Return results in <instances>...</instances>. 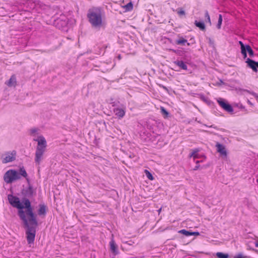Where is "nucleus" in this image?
<instances>
[{
	"instance_id": "f257e3e1",
	"label": "nucleus",
	"mask_w": 258,
	"mask_h": 258,
	"mask_svg": "<svg viewBox=\"0 0 258 258\" xmlns=\"http://www.w3.org/2000/svg\"><path fill=\"white\" fill-rule=\"evenodd\" d=\"M8 200L12 207L18 209V215L26 229L28 243H33L38 223L30 200L27 198H23L22 203L24 205H22L19 198L13 195H9Z\"/></svg>"
},
{
	"instance_id": "f03ea898",
	"label": "nucleus",
	"mask_w": 258,
	"mask_h": 258,
	"mask_svg": "<svg viewBox=\"0 0 258 258\" xmlns=\"http://www.w3.org/2000/svg\"><path fill=\"white\" fill-rule=\"evenodd\" d=\"M87 17L92 27L100 28L102 25V12L101 9L94 8L90 9L87 14Z\"/></svg>"
},
{
	"instance_id": "7ed1b4c3",
	"label": "nucleus",
	"mask_w": 258,
	"mask_h": 258,
	"mask_svg": "<svg viewBox=\"0 0 258 258\" xmlns=\"http://www.w3.org/2000/svg\"><path fill=\"white\" fill-rule=\"evenodd\" d=\"M33 140L37 142L34 160L36 164L39 165L43 160V155L46 150L47 142L42 136H40L37 139H34Z\"/></svg>"
},
{
	"instance_id": "20e7f679",
	"label": "nucleus",
	"mask_w": 258,
	"mask_h": 258,
	"mask_svg": "<svg viewBox=\"0 0 258 258\" xmlns=\"http://www.w3.org/2000/svg\"><path fill=\"white\" fill-rule=\"evenodd\" d=\"M18 172L14 169L8 170L4 175V180L7 183H11L13 181L20 179Z\"/></svg>"
},
{
	"instance_id": "39448f33",
	"label": "nucleus",
	"mask_w": 258,
	"mask_h": 258,
	"mask_svg": "<svg viewBox=\"0 0 258 258\" xmlns=\"http://www.w3.org/2000/svg\"><path fill=\"white\" fill-rule=\"evenodd\" d=\"M16 152L15 150L12 151L11 152H6L2 154L1 156L2 163L6 164L14 161L16 159Z\"/></svg>"
},
{
	"instance_id": "423d86ee",
	"label": "nucleus",
	"mask_w": 258,
	"mask_h": 258,
	"mask_svg": "<svg viewBox=\"0 0 258 258\" xmlns=\"http://www.w3.org/2000/svg\"><path fill=\"white\" fill-rule=\"evenodd\" d=\"M217 101L220 106L225 111L229 113H233V108L230 104L226 103L223 99L221 98L218 99Z\"/></svg>"
},
{
	"instance_id": "0eeeda50",
	"label": "nucleus",
	"mask_w": 258,
	"mask_h": 258,
	"mask_svg": "<svg viewBox=\"0 0 258 258\" xmlns=\"http://www.w3.org/2000/svg\"><path fill=\"white\" fill-rule=\"evenodd\" d=\"M24 197H26L25 198H30L33 197L34 194V189L33 187L30 184H29L28 187H26L23 189L22 192Z\"/></svg>"
},
{
	"instance_id": "6e6552de",
	"label": "nucleus",
	"mask_w": 258,
	"mask_h": 258,
	"mask_svg": "<svg viewBox=\"0 0 258 258\" xmlns=\"http://www.w3.org/2000/svg\"><path fill=\"white\" fill-rule=\"evenodd\" d=\"M215 146L217 148V151L218 153L224 157L227 156V151L223 145L217 142Z\"/></svg>"
},
{
	"instance_id": "1a4fd4ad",
	"label": "nucleus",
	"mask_w": 258,
	"mask_h": 258,
	"mask_svg": "<svg viewBox=\"0 0 258 258\" xmlns=\"http://www.w3.org/2000/svg\"><path fill=\"white\" fill-rule=\"evenodd\" d=\"M246 62L247 63L248 66L252 69L254 72H257V68H258V62H256L253 60L248 58L246 59Z\"/></svg>"
},
{
	"instance_id": "9d476101",
	"label": "nucleus",
	"mask_w": 258,
	"mask_h": 258,
	"mask_svg": "<svg viewBox=\"0 0 258 258\" xmlns=\"http://www.w3.org/2000/svg\"><path fill=\"white\" fill-rule=\"evenodd\" d=\"M5 84L10 87H15L17 85V81L16 76L13 75H12L10 79L6 82Z\"/></svg>"
},
{
	"instance_id": "9b49d317",
	"label": "nucleus",
	"mask_w": 258,
	"mask_h": 258,
	"mask_svg": "<svg viewBox=\"0 0 258 258\" xmlns=\"http://www.w3.org/2000/svg\"><path fill=\"white\" fill-rule=\"evenodd\" d=\"M109 245L111 251L115 254H117L118 253L117 246L113 239L110 241Z\"/></svg>"
},
{
	"instance_id": "f8f14e48",
	"label": "nucleus",
	"mask_w": 258,
	"mask_h": 258,
	"mask_svg": "<svg viewBox=\"0 0 258 258\" xmlns=\"http://www.w3.org/2000/svg\"><path fill=\"white\" fill-rule=\"evenodd\" d=\"M46 214V206L45 204L39 205V209L38 210V214L39 216H45Z\"/></svg>"
},
{
	"instance_id": "ddd939ff",
	"label": "nucleus",
	"mask_w": 258,
	"mask_h": 258,
	"mask_svg": "<svg viewBox=\"0 0 258 258\" xmlns=\"http://www.w3.org/2000/svg\"><path fill=\"white\" fill-rule=\"evenodd\" d=\"M174 64L177 66L178 67H179L180 69L184 70H187V67L185 63L182 60H176L174 62Z\"/></svg>"
},
{
	"instance_id": "4468645a",
	"label": "nucleus",
	"mask_w": 258,
	"mask_h": 258,
	"mask_svg": "<svg viewBox=\"0 0 258 258\" xmlns=\"http://www.w3.org/2000/svg\"><path fill=\"white\" fill-rule=\"evenodd\" d=\"M175 43L177 45H181L183 46H184L186 44L188 46L189 45V43L187 42V40L183 38L182 37H180L178 39H177L175 41Z\"/></svg>"
},
{
	"instance_id": "2eb2a0df",
	"label": "nucleus",
	"mask_w": 258,
	"mask_h": 258,
	"mask_svg": "<svg viewBox=\"0 0 258 258\" xmlns=\"http://www.w3.org/2000/svg\"><path fill=\"white\" fill-rule=\"evenodd\" d=\"M115 115L119 118H122L125 114V111L120 108H117L114 110Z\"/></svg>"
},
{
	"instance_id": "dca6fc26",
	"label": "nucleus",
	"mask_w": 258,
	"mask_h": 258,
	"mask_svg": "<svg viewBox=\"0 0 258 258\" xmlns=\"http://www.w3.org/2000/svg\"><path fill=\"white\" fill-rule=\"evenodd\" d=\"M195 25L199 27L201 30H205V25L203 22H198V21H195Z\"/></svg>"
},
{
	"instance_id": "f3484780",
	"label": "nucleus",
	"mask_w": 258,
	"mask_h": 258,
	"mask_svg": "<svg viewBox=\"0 0 258 258\" xmlns=\"http://www.w3.org/2000/svg\"><path fill=\"white\" fill-rule=\"evenodd\" d=\"M18 174L19 175V177H21V176L24 177H27V173L24 169V168L23 167L22 168H20L19 170V172H18Z\"/></svg>"
},
{
	"instance_id": "a211bd4d",
	"label": "nucleus",
	"mask_w": 258,
	"mask_h": 258,
	"mask_svg": "<svg viewBox=\"0 0 258 258\" xmlns=\"http://www.w3.org/2000/svg\"><path fill=\"white\" fill-rule=\"evenodd\" d=\"M239 43L240 44L241 46V53L243 55L244 58H245L247 56V54L246 53V49H245V46L244 45V44L241 42L239 41Z\"/></svg>"
},
{
	"instance_id": "6ab92c4d",
	"label": "nucleus",
	"mask_w": 258,
	"mask_h": 258,
	"mask_svg": "<svg viewBox=\"0 0 258 258\" xmlns=\"http://www.w3.org/2000/svg\"><path fill=\"white\" fill-rule=\"evenodd\" d=\"M199 150L197 149H195L189 155V157H193L194 159H198L199 158L198 152Z\"/></svg>"
},
{
	"instance_id": "aec40b11",
	"label": "nucleus",
	"mask_w": 258,
	"mask_h": 258,
	"mask_svg": "<svg viewBox=\"0 0 258 258\" xmlns=\"http://www.w3.org/2000/svg\"><path fill=\"white\" fill-rule=\"evenodd\" d=\"M246 52L247 51L250 56H253L254 55L253 51L249 45H245Z\"/></svg>"
},
{
	"instance_id": "412c9836",
	"label": "nucleus",
	"mask_w": 258,
	"mask_h": 258,
	"mask_svg": "<svg viewBox=\"0 0 258 258\" xmlns=\"http://www.w3.org/2000/svg\"><path fill=\"white\" fill-rule=\"evenodd\" d=\"M178 233H179L180 234H183V235H184L186 236H191V231H188V230H186L185 229L180 230H179L178 231Z\"/></svg>"
},
{
	"instance_id": "4be33fe9",
	"label": "nucleus",
	"mask_w": 258,
	"mask_h": 258,
	"mask_svg": "<svg viewBox=\"0 0 258 258\" xmlns=\"http://www.w3.org/2000/svg\"><path fill=\"white\" fill-rule=\"evenodd\" d=\"M205 17L206 18V22L208 23L210 25H211L212 23L210 19V17L207 10L205 11Z\"/></svg>"
},
{
	"instance_id": "5701e85b",
	"label": "nucleus",
	"mask_w": 258,
	"mask_h": 258,
	"mask_svg": "<svg viewBox=\"0 0 258 258\" xmlns=\"http://www.w3.org/2000/svg\"><path fill=\"white\" fill-rule=\"evenodd\" d=\"M216 255L218 258H228L229 255L227 253H224L221 252H218L216 253Z\"/></svg>"
},
{
	"instance_id": "b1692460",
	"label": "nucleus",
	"mask_w": 258,
	"mask_h": 258,
	"mask_svg": "<svg viewBox=\"0 0 258 258\" xmlns=\"http://www.w3.org/2000/svg\"><path fill=\"white\" fill-rule=\"evenodd\" d=\"M222 23V15L219 14V18H218V23L217 24V28L218 29H221Z\"/></svg>"
},
{
	"instance_id": "393cba45",
	"label": "nucleus",
	"mask_w": 258,
	"mask_h": 258,
	"mask_svg": "<svg viewBox=\"0 0 258 258\" xmlns=\"http://www.w3.org/2000/svg\"><path fill=\"white\" fill-rule=\"evenodd\" d=\"M124 8L127 11H130L133 9V5L132 2H130L124 6Z\"/></svg>"
},
{
	"instance_id": "a878e982",
	"label": "nucleus",
	"mask_w": 258,
	"mask_h": 258,
	"mask_svg": "<svg viewBox=\"0 0 258 258\" xmlns=\"http://www.w3.org/2000/svg\"><path fill=\"white\" fill-rule=\"evenodd\" d=\"M145 173L146 174V176L148 177V178L149 179L153 180L154 179V177H153L152 174L148 170H147L146 169L145 170Z\"/></svg>"
},
{
	"instance_id": "bb28decb",
	"label": "nucleus",
	"mask_w": 258,
	"mask_h": 258,
	"mask_svg": "<svg viewBox=\"0 0 258 258\" xmlns=\"http://www.w3.org/2000/svg\"><path fill=\"white\" fill-rule=\"evenodd\" d=\"M161 112L163 115H165V117H167L169 115V112L166 110V109L163 107H161Z\"/></svg>"
},
{
	"instance_id": "cd10ccee",
	"label": "nucleus",
	"mask_w": 258,
	"mask_h": 258,
	"mask_svg": "<svg viewBox=\"0 0 258 258\" xmlns=\"http://www.w3.org/2000/svg\"><path fill=\"white\" fill-rule=\"evenodd\" d=\"M177 13L179 15H185V11L182 8H180V9H177Z\"/></svg>"
},
{
	"instance_id": "c85d7f7f",
	"label": "nucleus",
	"mask_w": 258,
	"mask_h": 258,
	"mask_svg": "<svg viewBox=\"0 0 258 258\" xmlns=\"http://www.w3.org/2000/svg\"><path fill=\"white\" fill-rule=\"evenodd\" d=\"M37 132V129L34 128L30 130V132L31 135L34 136L36 133Z\"/></svg>"
},
{
	"instance_id": "c756f323",
	"label": "nucleus",
	"mask_w": 258,
	"mask_h": 258,
	"mask_svg": "<svg viewBox=\"0 0 258 258\" xmlns=\"http://www.w3.org/2000/svg\"><path fill=\"white\" fill-rule=\"evenodd\" d=\"M208 40H209V44L211 45H213L214 44V40H212L211 38H208Z\"/></svg>"
},
{
	"instance_id": "7c9ffc66",
	"label": "nucleus",
	"mask_w": 258,
	"mask_h": 258,
	"mask_svg": "<svg viewBox=\"0 0 258 258\" xmlns=\"http://www.w3.org/2000/svg\"><path fill=\"white\" fill-rule=\"evenodd\" d=\"M191 235L194 236H197L200 235V233L199 232H192L191 233Z\"/></svg>"
},
{
	"instance_id": "2f4dec72",
	"label": "nucleus",
	"mask_w": 258,
	"mask_h": 258,
	"mask_svg": "<svg viewBox=\"0 0 258 258\" xmlns=\"http://www.w3.org/2000/svg\"><path fill=\"white\" fill-rule=\"evenodd\" d=\"M234 258H244L242 254L241 253H239L237 255H236Z\"/></svg>"
},
{
	"instance_id": "473e14b6",
	"label": "nucleus",
	"mask_w": 258,
	"mask_h": 258,
	"mask_svg": "<svg viewBox=\"0 0 258 258\" xmlns=\"http://www.w3.org/2000/svg\"><path fill=\"white\" fill-rule=\"evenodd\" d=\"M200 165H197L195 167V168L193 169L194 170H197L200 168Z\"/></svg>"
},
{
	"instance_id": "72a5a7b5",
	"label": "nucleus",
	"mask_w": 258,
	"mask_h": 258,
	"mask_svg": "<svg viewBox=\"0 0 258 258\" xmlns=\"http://www.w3.org/2000/svg\"><path fill=\"white\" fill-rule=\"evenodd\" d=\"M202 161L201 160V161H199V160H197V161H195V162L196 163V164L197 165H199V163L202 162Z\"/></svg>"
},
{
	"instance_id": "f704fd0d",
	"label": "nucleus",
	"mask_w": 258,
	"mask_h": 258,
	"mask_svg": "<svg viewBox=\"0 0 258 258\" xmlns=\"http://www.w3.org/2000/svg\"><path fill=\"white\" fill-rule=\"evenodd\" d=\"M255 247H258V241L255 242Z\"/></svg>"
},
{
	"instance_id": "c9c22d12",
	"label": "nucleus",
	"mask_w": 258,
	"mask_h": 258,
	"mask_svg": "<svg viewBox=\"0 0 258 258\" xmlns=\"http://www.w3.org/2000/svg\"><path fill=\"white\" fill-rule=\"evenodd\" d=\"M117 58L119 60L121 59V55L120 54H119L118 56H117Z\"/></svg>"
},
{
	"instance_id": "e433bc0d",
	"label": "nucleus",
	"mask_w": 258,
	"mask_h": 258,
	"mask_svg": "<svg viewBox=\"0 0 258 258\" xmlns=\"http://www.w3.org/2000/svg\"><path fill=\"white\" fill-rule=\"evenodd\" d=\"M248 103H249V104H250V105H252V103H251L249 100L248 101Z\"/></svg>"
},
{
	"instance_id": "4c0bfd02",
	"label": "nucleus",
	"mask_w": 258,
	"mask_h": 258,
	"mask_svg": "<svg viewBox=\"0 0 258 258\" xmlns=\"http://www.w3.org/2000/svg\"><path fill=\"white\" fill-rule=\"evenodd\" d=\"M220 83H223V82L222 80H221Z\"/></svg>"
},
{
	"instance_id": "58836bf2",
	"label": "nucleus",
	"mask_w": 258,
	"mask_h": 258,
	"mask_svg": "<svg viewBox=\"0 0 258 258\" xmlns=\"http://www.w3.org/2000/svg\"><path fill=\"white\" fill-rule=\"evenodd\" d=\"M220 83H223V82L222 80H221Z\"/></svg>"
},
{
	"instance_id": "ea45409f",
	"label": "nucleus",
	"mask_w": 258,
	"mask_h": 258,
	"mask_svg": "<svg viewBox=\"0 0 258 258\" xmlns=\"http://www.w3.org/2000/svg\"><path fill=\"white\" fill-rule=\"evenodd\" d=\"M257 97L258 98V95H257Z\"/></svg>"
}]
</instances>
